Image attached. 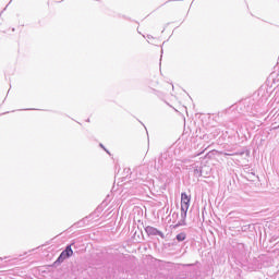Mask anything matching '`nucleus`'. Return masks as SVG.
Wrapping results in <instances>:
<instances>
[{
  "label": "nucleus",
  "mask_w": 279,
  "mask_h": 279,
  "mask_svg": "<svg viewBox=\"0 0 279 279\" xmlns=\"http://www.w3.org/2000/svg\"><path fill=\"white\" fill-rule=\"evenodd\" d=\"M73 256V248H71V245L66 246L65 250L60 254L57 262L58 263H64L66 258H71Z\"/></svg>",
  "instance_id": "obj_2"
},
{
  "label": "nucleus",
  "mask_w": 279,
  "mask_h": 279,
  "mask_svg": "<svg viewBox=\"0 0 279 279\" xmlns=\"http://www.w3.org/2000/svg\"><path fill=\"white\" fill-rule=\"evenodd\" d=\"M191 207V195L183 192L181 194V217L186 219V213H189V208Z\"/></svg>",
  "instance_id": "obj_1"
},
{
  "label": "nucleus",
  "mask_w": 279,
  "mask_h": 279,
  "mask_svg": "<svg viewBox=\"0 0 279 279\" xmlns=\"http://www.w3.org/2000/svg\"><path fill=\"white\" fill-rule=\"evenodd\" d=\"M184 239H186V234L185 233H179L177 235V241H184Z\"/></svg>",
  "instance_id": "obj_3"
}]
</instances>
